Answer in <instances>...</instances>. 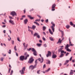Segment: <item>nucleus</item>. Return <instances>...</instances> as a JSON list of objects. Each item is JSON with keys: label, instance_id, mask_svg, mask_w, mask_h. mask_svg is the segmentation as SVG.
<instances>
[{"label": "nucleus", "instance_id": "nucleus-6", "mask_svg": "<svg viewBox=\"0 0 75 75\" xmlns=\"http://www.w3.org/2000/svg\"><path fill=\"white\" fill-rule=\"evenodd\" d=\"M11 14L12 16V17H14V16H17V14L15 11H13L11 13Z\"/></svg>", "mask_w": 75, "mask_h": 75}, {"label": "nucleus", "instance_id": "nucleus-4", "mask_svg": "<svg viewBox=\"0 0 75 75\" xmlns=\"http://www.w3.org/2000/svg\"><path fill=\"white\" fill-rule=\"evenodd\" d=\"M51 24H52L51 27V28L53 31V32H54V31H55V28H54V27H55V25L54 23H53L52 22H51Z\"/></svg>", "mask_w": 75, "mask_h": 75}, {"label": "nucleus", "instance_id": "nucleus-16", "mask_svg": "<svg viewBox=\"0 0 75 75\" xmlns=\"http://www.w3.org/2000/svg\"><path fill=\"white\" fill-rule=\"evenodd\" d=\"M61 54H63V53H64V54H66L67 53V52H65L64 50H62L61 52Z\"/></svg>", "mask_w": 75, "mask_h": 75}, {"label": "nucleus", "instance_id": "nucleus-53", "mask_svg": "<svg viewBox=\"0 0 75 75\" xmlns=\"http://www.w3.org/2000/svg\"><path fill=\"white\" fill-rule=\"evenodd\" d=\"M1 61H3V58H1Z\"/></svg>", "mask_w": 75, "mask_h": 75}, {"label": "nucleus", "instance_id": "nucleus-39", "mask_svg": "<svg viewBox=\"0 0 75 75\" xmlns=\"http://www.w3.org/2000/svg\"><path fill=\"white\" fill-rule=\"evenodd\" d=\"M6 26V25H4L2 26V27H3V28H5Z\"/></svg>", "mask_w": 75, "mask_h": 75}, {"label": "nucleus", "instance_id": "nucleus-26", "mask_svg": "<svg viewBox=\"0 0 75 75\" xmlns=\"http://www.w3.org/2000/svg\"><path fill=\"white\" fill-rule=\"evenodd\" d=\"M66 50L67 51H68L69 52H71V50L69 49V48L67 49Z\"/></svg>", "mask_w": 75, "mask_h": 75}, {"label": "nucleus", "instance_id": "nucleus-29", "mask_svg": "<svg viewBox=\"0 0 75 75\" xmlns=\"http://www.w3.org/2000/svg\"><path fill=\"white\" fill-rule=\"evenodd\" d=\"M46 29V27L45 26H43V31H45Z\"/></svg>", "mask_w": 75, "mask_h": 75}, {"label": "nucleus", "instance_id": "nucleus-8", "mask_svg": "<svg viewBox=\"0 0 75 75\" xmlns=\"http://www.w3.org/2000/svg\"><path fill=\"white\" fill-rule=\"evenodd\" d=\"M38 60L39 61H40V63H42V62H43V61H44V58H43L42 57L41 60V59L40 58H39L38 59Z\"/></svg>", "mask_w": 75, "mask_h": 75}, {"label": "nucleus", "instance_id": "nucleus-56", "mask_svg": "<svg viewBox=\"0 0 75 75\" xmlns=\"http://www.w3.org/2000/svg\"><path fill=\"white\" fill-rule=\"evenodd\" d=\"M15 52L16 53V56H18V53H17L16 52Z\"/></svg>", "mask_w": 75, "mask_h": 75}, {"label": "nucleus", "instance_id": "nucleus-22", "mask_svg": "<svg viewBox=\"0 0 75 75\" xmlns=\"http://www.w3.org/2000/svg\"><path fill=\"white\" fill-rule=\"evenodd\" d=\"M64 54L60 53V55L59 56V57H60V58H62V57H63V56H64Z\"/></svg>", "mask_w": 75, "mask_h": 75}, {"label": "nucleus", "instance_id": "nucleus-36", "mask_svg": "<svg viewBox=\"0 0 75 75\" xmlns=\"http://www.w3.org/2000/svg\"><path fill=\"white\" fill-rule=\"evenodd\" d=\"M9 51V52H8V54H11V50H10Z\"/></svg>", "mask_w": 75, "mask_h": 75}, {"label": "nucleus", "instance_id": "nucleus-9", "mask_svg": "<svg viewBox=\"0 0 75 75\" xmlns=\"http://www.w3.org/2000/svg\"><path fill=\"white\" fill-rule=\"evenodd\" d=\"M48 53L46 55L47 57H48L49 56H51V52L50 51H48Z\"/></svg>", "mask_w": 75, "mask_h": 75}, {"label": "nucleus", "instance_id": "nucleus-49", "mask_svg": "<svg viewBox=\"0 0 75 75\" xmlns=\"http://www.w3.org/2000/svg\"><path fill=\"white\" fill-rule=\"evenodd\" d=\"M50 63H51L50 61H48V64H50Z\"/></svg>", "mask_w": 75, "mask_h": 75}, {"label": "nucleus", "instance_id": "nucleus-46", "mask_svg": "<svg viewBox=\"0 0 75 75\" xmlns=\"http://www.w3.org/2000/svg\"><path fill=\"white\" fill-rule=\"evenodd\" d=\"M14 40H12V43L13 45L14 44Z\"/></svg>", "mask_w": 75, "mask_h": 75}, {"label": "nucleus", "instance_id": "nucleus-3", "mask_svg": "<svg viewBox=\"0 0 75 75\" xmlns=\"http://www.w3.org/2000/svg\"><path fill=\"white\" fill-rule=\"evenodd\" d=\"M25 67H24L23 68H22L21 70H20L19 71V72H20L21 74H24V72L25 71Z\"/></svg>", "mask_w": 75, "mask_h": 75}, {"label": "nucleus", "instance_id": "nucleus-18", "mask_svg": "<svg viewBox=\"0 0 75 75\" xmlns=\"http://www.w3.org/2000/svg\"><path fill=\"white\" fill-rule=\"evenodd\" d=\"M28 17H29L30 18V19H31V20H33V19H34V18H33V17H31V16L30 15H28Z\"/></svg>", "mask_w": 75, "mask_h": 75}, {"label": "nucleus", "instance_id": "nucleus-54", "mask_svg": "<svg viewBox=\"0 0 75 75\" xmlns=\"http://www.w3.org/2000/svg\"><path fill=\"white\" fill-rule=\"evenodd\" d=\"M39 42H40V43H42V40H39Z\"/></svg>", "mask_w": 75, "mask_h": 75}, {"label": "nucleus", "instance_id": "nucleus-45", "mask_svg": "<svg viewBox=\"0 0 75 75\" xmlns=\"http://www.w3.org/2000/svg\"><path fill=\"white\" fill-rule=\"evenodd\" d=\"M17 40L18 41H19V42H20V41H21L20 40V39H19V38H17Z\"/></svg>", "mask_w": 75, "mask_h": 75}, {"label": "nucleus", "instance_id": "nucleus-28", "mask_svg": "<svg viewBox=\"0 0 75 75\" xmlns=\"http://www.w3.org/2000/svg\"><path fill=\"white\" fill-rule=\"evenodd\" d=\"M31 50H32V52L33 51V52L36 51V50H35V49L34 48H32L31 49Z\"/></svg>", "mask_w": 75, "mask_h": 75}, {"label": "nucleus", "instance_id": "nucleus-23", "mask_svg": "<svg viewBox=\"0 0 75 75\" xmlns=\"http://www.w3.org/2000/svg\"><path fill=\"white\" fill-rule=\"evenodd\" d=\"M56 6V5L55 4H54L52 5V7L53 8H55V6Z\"/></svg>", "mask_w": 75, "mask_h": 75}, {"label": "nucleus", "instance_id": "nucleus-59", "mask_svg": "<svg viewBox=\"0 0 75 75\" xmlns=\"http://www.w3.org/2000/svg\"><path fill=\"white\" fill-rule=\"evenodd\" d=\"M10 71H11V68H9V70L8 71L9 73H10Z\"/></svg>", "mask_w": 75, "mask_h": 75}, {"label": "nucleus", "instance_id": "nucleus-33", "mask_svg": "<svg viewBox=\"0 0 75 75\" xmlns=\"http://www.w3.org/2000/svg\"><path fill=\"white\" fill-rule=\"evenodd\" d=\"M55 8H52V11H55Z\"/></svg>", "mask_w": 75, "mask_h": 75}, {"label": "nucleus", "instance_id": "nucleus-12", "mask_svg": "<svg viewBox=\"0 0 75 75\" xmlns=\"http://www.w3.org/2000/svg\"><path fill=\"white\" fill-rule=\"evenodd\" d=\"M62 41V40H61V38H59L58 41L57 42V44H58V43H61Z\"/></svg>", "mask_w": 75, "mask_h": 75}, {"label": "nucleus", "instance_id": "nucleus-44", "mask_svg": "<svg viewBox=\"0 0 75 75\" xmlns=\"http://www.w3.org/2000/svg\"><path fill=\"white\" fill-rule=\"evenodd\" d=\"M44 47H47V44H45L44 45Z\"/></svg>", "mask_w": 75, "mask_h": 75}, {"label": "nucleus", "instance_id": "nucleus-21", "mask_svg": "<svg viewBox=\"0 0 75 75\" xmlns=\"http://www.w3.org/2000/svg\"><path fill=\"white\" fill-rule=\"evenodd\" d=\"M38 35V33H35L33 35L34 37H35V36H37Z\"/></svg>", "mask_w": 75, "mask_h": 75}, {"label": "nucleus", "instance_id": "nucleus-57", "mask_svg": "<svg viewBox=\"0 0 75 75\" xmlns=\"http://www.w3.org/2000/svg\"><path fill=\"white\" fill-rule=\"evenodd\" d=\"M25 43H23V45H24V47H25Z\"/></svg>", "mask_w": 75, "mask_h": 75}, {"label": "nucleus", "instance_id": "nucleus-38", "mask_svg": "<svg viewBox=\"0 0 75 75\" xmlns=\"http://www.w3.org/2000/svg\"><path fill=\"white\" fill-rule=\"evenodd\" d=\"M37 37L38 38H40V35H38L37 36Z\"/></svg>", "mask_w": 75, "mask_h": 75}, {"label": "nucleus", "instance_id": "nucleus-14", "mask_svg": "<svg viewBox=\"0 0 75 75\" xmlns=\"http://www.w3.org/2000/svg\"><path fill=\"white\" fill-rule=\"evenodd\" d=\"M27 22H28V20L27 19H26L24 20V22L25 24H26L27 23Z\"/></svg>", "mask_w": 75, "mask_h": 75}, {"label": "nucleus", "instance_id": "nucleus-30", "mask_svg": "<svg viewBox=\"0 0 75 75\" xmlns=\"http://www.w3.org/2000/svg\"><path fill=\"white\" fill-rule=\"evenodd\" d=\"M32 28H33V29H34H34H35V28H36V26L35 25H33L32 26Z\"/></svg>", "mask_w": 75, "mask_h": 75}, {"label": "nucleus", "instance_id": "nucleus-64", "mask_svg": "<svg viewBox=\"0 0 75 75\" xmlns=\"http://www.w3.org/2000/svg\"><path fill=\"white\" fill-rule=\"evenodd\" d=\"M4 34H6V30H4Z\"/></svg>", "mask_w": 75, "mask_h": 75}, {"label": "nucleus", "instance_id": "nucleus-37", "mask_svg": "<svg viewBox=\"0 0 75 75\" xmlns=\"http://www.w3.org/2000/svg\"><path fill=\"white\" fill-rule=\"evenodd\" d=\"M35 21H40V19H37L35 20Z\"/></svg>", "mask_w": 75, "mask_h": 75}, {"label": "nucleus", "instance_id": "nucleus-1", "mask_svg": "<svg viewBox=\"0 0 75 75\" xmlns=\"http://www.w3.org/2000/svg\"><path fill=\"white\" fill-rule=\"evenodd\" d=\"M24 55L25 56V58H24L25 57L24 56H21L20 57V59L21 61H23L24 59L26 60L27 59V57H29V54H27V53L25 52V53Z\"/></svg>", "mask_w": 75, "mask_h": 75}, {"label": "nucleus", "instance_id": "nucleus-42", "mask_svg": "<svg viewBox=\"0 0 75 75\" xmlns=\"http://www.w3.org/2000/svg\"><path fill=\"white\" fill-rule=\"evenodd\" d=\"M13 73V71L11 70V75H12Z\"/></svg>", "mask_w": 75, "mask_h": 75}, {"label": "nucleus", "instance_id": "nucleus-48", "mask_svg": "<svg viewBox=\"0 0 75 75\" xmlns=\"http://www.w3.org/2000/svg\"><path fill=\"white\" fill-rule=\"evenodd\" d=\"M62 36H63L64 34V32H62Z\"/></svg>", "mask_w": 75, "mask_h": 75}, {"label": "nucleus", "instance_id": "nucleus-55", "mask_svg": "<svg viewBox=\"0 0 75 75\" xmlns=\"http://www.w3.org/2000/svg\"><path fill=\"white\" fill-rule=\"evenodd\" d=\"M28 44H27L26 45H25V46L26 48L27 47H28Z\"/></svg>", "mask_w": 75, "mask_h": 75}, {"label": "nucleus", "instance_id": "nucleus-63", "mask_svg": "<svg viewBox=\"0 0 75 75\" xmlns=\"http://www.w3.org/2000/svg\"><path fill=\"white\" fill-rule=\"evenodd\" d=\"M33 10H34V9H32L31 10H30V11H33Z\"/></svg>", "mask_w": 75, "mask_h": 75}, {"label": "nucleus", "instance_id": "nucleus-32", "mask_svg": "<svg viewBox=\"0 0 75 75\" xmlns=\"http://www.w3.org/2000/svg\"><path fill=\"white\" fill-rule=\"evenodd\" d=\"M70 24L71 25H74V24H73V23L72 22H70Z\"/></svg>", "mask_w": 75, "mask_h": 75}, {"label": "nucleus", "instance_id": "nucleus-7", "mask_svg": "<svg viewBox=\"0 0 75 75\" xmlns=\"http://www.w3.org/2000/svg\"><path fill=\"white\" fill-rule=\"evenodd\" d=\"M9 22L12 25H15V23L13 21H12L11 19H10L9 21Z\"/></svg>", "mask_w": 75, "mask_h": 75}, {"label": "nucleus", "instance_id": "nucleus-24", "mask_svg": "<svg viewBox=\"0 0 75 75\" xmlns=\"http://www.w3.org/2000/svg\"><path fill=\"white\" fill-rule=\"evenodd\" d=\"M36 45L37 46H38V47H41V44L38 43Z\"/></svg>", "mask_w": 75, "mask_h": 75}, {"label": "nucleus", "instance_id": "nucleus-17", "mask_svg": "<svg viewBox=\"0 0 75 75\" xmlns=\"http://www.w3.org/2000/svg\"><path fill=\"white\" fill-rule=\"evenodd\" d=\"M69 62V60H66V62L64 64V65H67V63H68V62Z\"/></svg>", "mask_w": 75, "mask_h": 75}, {"label": "nucleus", "instance_id": "nucleus-2", "mask_svg": "<svg viewBox=\"0 0 75 75\" xmlns=\"http://www.w3.org/2000/svg\"><path fill=\"white\" fill-rule=\"evenodd\" d=\"M35 65L33 66V65L30 66L29 67V68H32V69H33L34 68H36V66H37V60H36L35 61Z\"/></svg>", "mask_w": 75, "mask_h": 75}, {"label": "nucleus", "instance_id": "nucleus-41", "mask_svg": "<svg viewBox=\"0 0 75 75\" xmlns=\"http://www.w3.org/2000/svg\"><path fill=\"white\" fill-rule=\"evenodd\" d=\"M31 50V48L27 49V50H28V51H30V50Z\"/></svg>", "mask_w": 75, "mask_h": 75}, {"label": "nucleus", "instance_id": "nucleus-62", "mask_svg": "<svg viewBox=\"0 0 75 75\" xmlns=\"http://www.w3.org/2000/svg\"><path fill=\"white\" fill-rule=\"evenodd\" d=\"M9 67L11 68H11V65H10V64L9 65Z\"/></svg>", "mask_w": 75, "mask_h": 75}, {"label": "nucleus", "instance_id": "nucleus-35", "mask_svg": "<svg viewBox=\"0 0 75 75\" xmlns=\"http://www.w3.org/2000/svg\"><path fill=\"white\" fill-rule=\"evenodd\" d=\"M40 71H41L40 70H38L37 72V74H40Z\"/></svg>", "mask_w": 75, "mask_h": 75}, {"label": "nucleus", "instance_id": "nucleus-52", "mask_svg": "<svg viewBox=\"0 0 75 75\" xmlns=\"http://www.w3.org/2000/svg\"><path fill=\"white\" fill-rule=\"evenodd\" d=\"M72 57H71L70 58V60H69L70 61H71V60H72Z\"/></svg>", "mask_w": 75, "mask_h": 75}, {"label": "nucleus", "instance_id": "nucleus-40", "mask_svg": "<svg viewBox=\"0 0 75 75\" xmlns=\"http://www.w3.org/2000/svg\"><path fill=\"white\" fill-rule=\"evenodd\" d=\"M9 18H10L11 19H13V18H14L12 17L11 16H9Z\"/></svg>", "mask_w": 75, "mask_h": 75}, {"label": "nucleus", "instance_id": "nucleus-51", "mask_svg": "<svg viewBox=\"0 0 75 75\" xmlns=\"http://www.w3.org/2000/svg\"><path fill=\"white\" fill-rule=\"evenodd\" d=\"M43 40H44V41H45V40H46V39H45V38H44V37H43Z\"/></svg>", "mask_w": 75, "mask_h": 75}, {"label": "nucleus", "instance_id": "nucleus-15", "mask_svg": "<svg viewBox=\"0 0 75 75\" xmlns=\"http://www.w3.org/2000/svg\"><path fill=\"white\" fill-rule=\"evenodd\" d=\"M49 31L51 34L52 35L53 34V32H52L51 31V29H49Z\"/></svg>", "mask_w": 75, "mask_h": 75}, {"label": "nucleus", "instance_id": "nucleus-60", "mask_svg": "<svg viewBox=\"0 0 75 75\" xmlns=\"http://www.w3.org/2000/svg\"><path fill=\"white\" fill-rule=\"evenodd\" d=\"M22 17H23V18L25 17V15H23L22 16Z\"/></svg>", "mask_w": 75, "mask_h": 75}, {"label": "nucleus", "instance_id": "nucleus-47", "mask_svg": "<svg viewBox=\"0 0 75 75\" xmlns=\"http://www.w3.org/2000/svg\"><path fill=\"white\" fill-rule=\"evenodd\" d=\"M69 53L68 52L67 53L66 55V56H68V55H69Z\"/></svg>", "mask_w": 75, "mask_h": 75}, {"label": "nucleus", "instance_id": "nucleus-50", "mask_svg": "<svg viewBox=\"0 0 75 75\" xmlns=\"http://www.w3.org/2000/svg\"><path fill=\"white\" fill-rule=\"evenodd\" d=\"M45 21L46 23L48 22V19H47L45 20Z\"/></svg>", "mask_w": 75, "mask_h": 75}, {"label": "nucleus", "instance_id": "nucleus-5", "mask_svg": "<svg viewBox=\"0 0 75 75\" xmlns=\"http://www.w3.org/2000/svg\"><path fill=\"white\" fill-rule=\"evenodd\" d=\"M34 61V59H33V58L31 57L30 58L29 61L28 62L29 64H32L33 62Z\"/></svg>", "mask_w": 75, "mask_h": 75}, {"label": "nucleus", "instance_id": "nucleus-20", "mask_svg": "<svg viewBox=\"0 0 75 75\" xmlns=\"http://www.w3.org/2000/svg\"><path fill=\"white\" fill-rule=\"evenodd\" d=\"M63 49V48H60L58 50V52H61V51Z\"/></svg>", "mask_w": 75, "mask_h": 75}, {"label": "nucleus", "instance_id": "nucleus-19", "mask_svg": "<svg viewBox=\"0 0 75 75\" xmlns=\"http://www.w3.org/2000/svg\"><path fill=\"white\" fill-rule=\"evenodd\" d=\"M33 54L34 55L37 56V51H36V50L33 52Z\"/></svg>", "mask_w": 75, "mask_h": 75}, {"label": "nucleus", "instance_id": "nucleus-13", "mask_svg": "<svg viewBox=\"0 0 75 75\" xmlns=\"http://www.w3.org/2000/svg\"><path fill=\"white\" fill-rule=\"evenodd\" d=\"M70 47V45H69L68 44H67L65 47V49H67L68 48V47Z\"/></svg>", "mask_w": 75, "mask_h": 75}, {"label": "nucleus", "instance_id": "nucleus-10", "mask_svg": "<svg viewBox=\"0 0 75 75\" xmlns=\"http://www.w3.org/2000/svg\"><path fill=\"white\" fill-rule=\"evenodd\" d=\"M52 58L54 59L57 58V55L54 54H52Z\"/></svg>", "mask_w": 75, "mask_h": 75}, {"label": "nucleus", "instance_id": "nucleus-31", "mask_svg": "<svg viewBox=\"0 0 75 75\" xmlns=\"http://www.w3.org/2000/svg\"><path fill=\"white\" fill-rule=\"evenodd\" d=\"M66 27L67 28H69L70 27V25H67L66 26Z\"/></svg>", "mask_w": 75, "mask_h": 75}, {"label": "nucleus", "instance_id": "nucleus-58", "mask_svg": "<svg viewBox=\"0 0 75 75\" xmlns=\"http://www.w3.org/2000/svg\"><path fill=\"white\" fill-rule=\"evenodd\" d=\"M24 13L25 14V9L23 11Z\"/></svg>", "mask_w": 75, "mask_h": 75}, {"label": "nucleus", "instance_id": "nucleus-27", "mask_svg": "<svg viewBox=\"0 0 75 75\" xmlns=\"http://www.w3.org/2000/svg\"><path fill=\"white\" fill-rule=\"evenodd\" d=\"M51 69L50 68H49L47 70H46L45 71V72H48L50 71V70Z\"/></svg>", "mask_w": 75, "mask_h": 75}, {"label": "nucleus", "instance_id": "nucleus-61", "mask_svg": "<svg viewBox=\"0 0 75 75\" xmlns=\"http://www.w3.org/2000/svg\"><path fill=\"white\" fill-rule=\"evenodd\" d=\"M10 38V39L9 38L8 39V41H10V40H11V38Z\"/></svg>", "mask_w": 75, "mask_h": 75}, {"label": "nucleus", "instance_id": "nucleus-43", "mask_svg": "<svg viewBox=\"0 0 75 75\" xmlns=\"http://www.w3.org/2000/svg\"><path fill=\"white\" fill-rule=\"evenodd\" d=\"M46 67V65H45V64H44L43 65V68H45V67Z\"/></svg>", "mask_w": 75, "mask_h": 75}, {"label": "nucleus", "instance_id": "nucleus-25", "mask_svg": "<svg viewBox=\"0 0 75 75\" xmlns=\"http://www.w3.org/2000/svg\"><path fill=\"white\" fill-rule=\"evenodd\" d=\"M50 39L51 41H54V39L52 37H50Z\"/></svg>", "mask_w": 75, "mask_h": 75}, {"label": "nucleus", "instance_id": "nucleus-34", "mask_svg": "<svg viewBox=\"0 0 75 75\" xmlns=\"http://www.w3.org/2000/svg\"><path fill=\"white\" fill-rule=\"evenodd\" d=\"M34 23H35V24H37V25H39V23H37V22H34Z\"/></svg>", "mask_w": 75, "mask_h": 75}, {"label": "nucleus", "instance_id": "nucleus-11", "mask_svg": "<svg viewBox=\"0 0 75 75\" xmlns=\"http://www.w3.org/2000/svg\"><path fill=\"white\" fill-rule=\"evenodd\" d=\"M74 74V71L71 70L70 72L69 73L70 75H72V74Z\"/></svg>", "mask_w": 75, "mask_h": 75}]
</instances>
